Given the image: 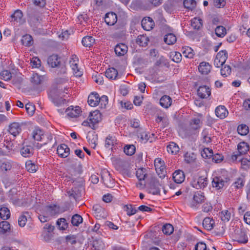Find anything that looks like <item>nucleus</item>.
Listing matches in <instances>:
<instances>
[{"mask_svg": "<svg viewBox=\"0 0 250 250\" xmlns=\"http://www.w3.org/2000/svg\"><path fill=\"white\" fill-rule=\"evenodd\" d=\"M232 236L234 241L239 243L246 244L248 242L247 229L243 227L235 228Z\"/></svg>", "mask_w": 250, "mask_h": 250, "instance_id": "f257e3e1", "label": "nucleus"}, {"mask_svg": "<svg viewBox=\"0 0 250 250\" xmlns=\"http://www.w3.org/2000/svg\"><path fill=\"white\" fill-rule=\"evenodd\" d=\"M51 102L56 106H62L66 104L67 103V100L63 98V95H61L60 92L57 90L52 91L49 95Z\"/></svg>", "mask_w": 250, "mask_h": 250, "instance_id": "f03ea898", "label": "nucleus"}, {"mask_svg": "<svg viewBox=\"0 0 250 250\" xmlns=\"http://www.w3.org/2000/svg\"><path fill=\"white\" fill-rule=\"evenodd\" d=\"M69 209V204H65L64 206L60 207L56 205L46 206L45 208L46 214L50 216H53L56 214L62 213Z\"/></svg>", "mask_w": 250, "mask_h": 250, "instance_id": "7ed1b4c3", "label": "nucleus"}, {"mask_svg": "<svg viewBox=\"0 0 250 250\" xmlns=\"http://www.w3.org/2000/svg\"><path fill=\"white\" fill-rule=\"evenodd\" d=\"M47 63L51 67H60L61 68V73H65V67L62 65L60 61V58L57 55L50 56L47 59Z\"/></svg>", "mask_w": 250, "mask_h": 250, "instance_id": "20e7f679", "label": "nucleus"}, {"mask_svg": "<svg viewBox=\"0 0 250 250\" xmlns=\"http://www.w3.org/2000/svg\"><path fill=\"white\" fill-rule=\"evenodd\" d=\"M208 184V178L205 176L195 178L191 182V186L196 189H203L207 186Z\"/></svg>", "mask_w": 250, "mask_h": 250, "instance_id": "39448f33", "label": "nucleus"}, {"mask_svg": "<svg viewBox=\"0 0 250 250\" xmlns=\"http://www.w3.org/2000/svg\"><path fill=\"white\" fill-rule=\"evenodd\" d=\"M161 185L159 180L156 178H152L149 184V191L150 193L153 195H158L160 194V187Z\"/></svg>", "mask_w": 250, "mask_h": 250, "instance_id": "423d86ee", "label": "nucleus"}, {"mask_svg": "<svg viewBox=\"0 0 250 250\" xmlns=\"http://www.w3.org/2000/svg\"><path fill=\"white\" fill-rule=\"evenodd\" d=\"M205 200V196L201 192H196L193 197L192 200L189 203V206L192 208H196L197 205L201 204Z\"/></svg>", "mask_w": 250, "mask_h": 250, "instance_id": "0eeeda50", "label": "nucleus"}, {"mask_svg": "<svg viewBox=\"0 0 250 250\" xmlns=\"http://www.w3.org/2000/svg\"><path fill=\"white\" fill-rule=\"evenodd\" d=\"M81 186L73 187L71 189L67 191V194L70 199L77 200L81 196Z\"/></svg>", "mask_w": 250, "mask_h": 250, "instance_id": "6e6552de", "label": "nucleus"}, {"mask_svg": "<svg viewBox=\"0 0 250 250\" xmlns=\"http://www.w3.org/2000/svg\"><path fill=\"white\" fill-rule=\"evenodd\" d=\"M20 153L21 156L24 157H30L33 155L34 148L31 145H25L24 142L20 149Z\"/></svg>", "mask_w": 250, "mask_h": 250, "instance_id": "1a4fd4ad", "label": "nucleus"}, {"mask_svg": "<svg viewBox=\"0 0 250 250\" xmlns=\"http://www.w3.org/2000/svg\"><path fill=\"white\" fill-rule=\"evenodd\" d=\"M8 131L14 137L18 135L21 131V125L17 122H14L9 125Z\"/></svg>", "mask_w": 250, "mask_h": 250, "instance_id": "9d476101", "label": "nucleus"}, {"mask_svg": "<svg viewBox=\"0 0 250 250\" xmlns=\"http://www.w3.org/2000/svg\"><path fill=\"white\" fill-rule=\"evenodd\" d=\"M11 21L16 22L20 24L25 22V20L23 18V14L21 10H16L14 13L11 15Z\"/></svg>", "mask_w": 250, "mask_h": 250, "instance_id": "9b49d317", "label": "nucleus"}, {"mask_svg": "<svg viewBox=\"0 0 250 250\" xmlns=\"http://www.w3.org/2000/svg\"><path fill=\"white\" fill-rule=\"evenodd\" d=\"M58 154L62 158H66L70 154V149L65 144H61L57 149Z\"/></svg>", "mask_w": 250, "mask_h": 250, "instance_id": "f8f14e48", "label": "nucleus"}, {"mask_svg": "<svg viewBox=\"0 0 250 250\" xmlns=\"http://www.w3.org/2000/svg\"><path fill=\"white\" fill-rule=\"evenodd\" d=\"M211 90L206 85L200 86L197 90L198 95L202 99L207 98L210 95Z\"/></svg>", "mask_w": 250, "mask_h": 250, "instance_id": "ddd939ff", "label": "nucleus"}, {"mask_svg": "<svg viewBox=\"0 0 250 250\" xmlns=\"http://www.w3.org/2000/svg\"><path fill=\"white\" fill-rule=\"evenodd\" d=\"M100 102L99 95L96 92H92L88 97L87 102L91 106H97Z\"/></svg>", "mask_w": 250, "mask_h": 250, "instance_id": "4468645a", "label": "nucleus"}, {"mask_svg": "<svg viewBox=\"0 0 250 250\" xmlns=\"http://www.w3.org/2000/svg\"><path fill=\"white\" fill-rule=\"evenodd\" d=\"M104 21L107 25H113L117 21V16L112 12L107 13L105 15Z\"/></svg>", "mask_w": 250, "mask_h": 250, "instance_id": "2eb2a0df", "label": "nucleus"}, {"mask_svg": "<svg viewBox=\"0 0 250 250\" xmlns=\"http://www.w3.org/2000/svg\"><path fill=\"white\" fill-rule=\"evenodd\" d=\"M141 24L143 28L146 31L151 30L154 26V22L150 17L144 18L142 21Z\"/></svg>", "mask_w": 250, "mask_h": 250, "instance_id": "dca6fc26", "label": "nucleus"}, {"mask_svg": "<svg viewBox=\"0 0 250 250\" xmlns=\"http://www.w3.org/2000/svg\"><path fill=\"white\" fill-rule=\"evenodd\" d=\"M153 134H150L149 133L146 131H143L138 133V137L142 143H146L147 141L152 142L153 141L152 137L154 136Z\"/></svg>", "mask_w": 250, "mask_h": 250, "instance_id": "f3484780", "label": "nucleus"}, {"mask_svg": "<svg viewBox=\"0 0 250 250\" xmlns=\"http://www.w3.org/2000/svg\"><path fill=\"white\" fill-rule=\"evenodd\" d=\"M89 121L91 122L92 126L98 123L101 120V114L99 110H95L90 113L88 117Z\"/></svg>", "mask_w": 250, "mask_h": 250, "instance_id": "a211bd4d", "label": "nucleus"}, {"mask_svg": "<svg viewBox=\"0 0 250 250\" xmlns=\"http://www.w3.org/2000/svg\"><path fill=\"white\" fill-rule=\"evenodd\" d=\"M67 115L71 118H76L79 116L81 112V109L79 106H76L75 108L71 106L65 110Z\"/></svg>", "mask_w": 250, "mask_h": 250, "instance_id": "6ab92c4d", "label": "nucleus"}, {"mask_svg": "<svg viewBox=\"0 0 250 250\" xmlns=\"http://www.w3.org/2000/svg\"><path fill=\"white\" fill-rule=\"evenodd\" d=\"M227 182V181L223 180L221 177H215L213 178L212 186L217 189H219L222 188Z\"/></svg>", "mask_w": 250, "mask_h": 250, "instance_id": "aec40b11", "label": "nucleus"}, {"mask_svg": "<svg viewBox=\"0 0 250 250\" xmlns=\"http://www.w3.org/2000/svg\"><path fill=\"white\" fill-rule=\"evenodd\" d=\"M127 46L124 43L117 44L115 47V52L118 56H124L127 51Z\"/></svg>", "mask_w": 250, "mask_h": 250, "instance_id": "412c9836", "label": "nucleus"}, {"mask_svg": "<svg viewBox=\"0 0 250 250\" xmlns=\"http://www.w3.org/2000/svg\"><path fill=\"white\" fill-rule=\"evenodd\" d=\"M173 179L177 184L182 183L185 180V174L184 172L181 170H176L173 173Z\"/></svg>", "mask_w": 250, "mask_h": 250, "instance_id": "4be33fe9", "label": "nucleus"}, {"mask_svg": "<svg viewBox=\"0 0 250 250\" xmlns=\"http://www.w3.org/2000/svg\"><path fill=\"white\" fill-rule=\"evenodd\" d=\"M216 115L220 119H224L228 115V111L223 105H219L215 109Z\"/></svg>", "mask_w": 250, "mask_h": 250, "instance_id": "5701e85b", "label": "nucleus"}, {"mask_svg": "<svg viewBox=\"0 0 250 250\" xmlns=\"http://www.w3.org/2000/svg\"><path fill=\"white\" fill-rule=\"evenodd\" d=\"M44 136L43 130L38 127H35L32 132L33 139L37 141H41Z\"/></svg>", "mask_w": 250, "mask_h": 250, "instance_id": "b1692460", "label": "nucleus"}, {"mask_svg": "<svg viewBox=\"0 0 250 250\" xmlns=\"http://www.w3.org/2000/svg\"><path fill=\"white\" fill-rule=\"evenodd\" d=\"M211 65L207 62H202L198 66L199 72L203 75H207L210 71Z\"/></svg>", "mask_w": 250, "mask_h": 250, "instance_id": "393cba45", "label": "nucleus"}, {"mask_svg": "<svg viewBox=\"0 0 250 250\" xmlns=\"http://www.w3.org/2000/svg\"><path fill=\"white\" fill-rule=\"evenodd\" d=\"M172 103L171 97L168 95L163 96L160 100V104L164 108H167Z\"/></svg>", "mask_w": 250, "mask_h": 250, "instance_id": "a878e982", "label": "nucleus"}, {"mask_svg": "<svg viewBox=\"0 0 250 250\" xmlns=\"http://www.w3.org/2000/svg\"><path fill=\"white\" fill-rule=\"evenodd\" d=\"M87 141L91 146L95 148L96 146L97 142L98 141L97 135L95 132L89 133L86 137Z\"/></svg>", "mask_w": 250, "mask_h": 250, "instance_id": "bb28decb", "label": "nucleus"}, {"mask_svg": "<svg viewBox=\"0 0 250 250\" xmlns=\"http://www.w3.org/2000/svg\"><path fill=\"white\" fill-rule=\"evenodd\" d=\"M177 41L175 35L171 33H167L164 38V42L168 45L174 44Z\"/></svg>", "mask_w": 250, "mask_h": 250, "instance_id": "cd10ccee", "label": "nucleus"}, {"mask_svg": "<svg viewBox=\"0 0 250 250\" xmlns=\"http://www.w3.org/2000/svg\"><path fill=\"white\" fill-rule=\"evenodd\" d=\"M238 152L240 154H245L249 150V145L245 142H242L237 146Z\"/></svg>", "mask_w": 250, "mask_h": 250, "instance_id": "c85d7f7f", "label": "nucleus"}, {"mask_svg": "<svg viewBox=\"0 0 250 250\" xmlns=\"http://www.w3.org/2000/svg\"><path fill=\"white\" fill-rule=\"evenodd\" d=\"M136 42L140 46L146 47L147 45L149 39L146 35H140L137 37Z\"/></svg>", "mask_w": 250, "mask_h": 250, "instance_id": "c756f323", "label": "nucleus"}, {"mask_svg": "<svg viewBox=\"0 0 250 250\" xmlns=\"http://www.w3.org/2000/svg\"><path fill=\"white\" fill-rule=\"evenodd\" d=\"M31 82L34 85L40 84L43 81V76L38 73H33L31 77Z\"/></svg>", "mask_w": 250, "mask_h": 250, "instance_id": "7c9ffc66", "label": "nucleus"}, {"mask_svg": "<svg viewBox=\"0 0 250 250\" xmlns=\"http://www.w3.org/2000/svg\"><path fill=\"white\" fill-rule=\"evenodd\" d=\"M105 75L109 79L115 80L118 77V73L116 69L111 67L106 70Z\"/></svg>", "mask_w": 250, "mask_h": 250, "instance_id": "2f4dec72", "label": "nucleus"}, {"mask_svg": "<svg viewBox=\"0 0 250 250\" xmlns=\"http://www.w3.org/2000/svg\"><path fill=\"white\" fill-rule=\"evenodd\" d=\"M179 146L174 142H170L167 146V152L172 154H176L179 151Z\"/></svg>", "mask_w": 250, "mask_h": 250, "instance_id": "473e14b6", "label": "nucleus"}, {"mask_svg": "<svg viewBox=\"0 0 250 250\" xmlns=\"http://www.w3.org/2000/svg\"><path fill=\"white\" fill-rule=\"evenodd\" d=\"M214 224V220L209 217H206L203 221V226L207 230H211L213 229Z\"/></svg>", "mask_w": 250, "mask_h": 250, "instance_id": "72a5a7b5", "label": "nucleus"}, {"mask_svg": "<svg viewBox=\"0 0 250 250\" xmlns=\"http://www.w3.org/2000/svg\"><path fill=\"white\" fill-rule=\"evenodd\" d=\"M241 162V167L244 170H248L250 167V156H248L247 158H240L238 160Z\"/></svg>", "mask_w": 250, "mask_h": 250, "instance_id": "f704fd0d", "label": "nucleus"}, {"mask_svg": "<svg viewBox=\"0 0 250 250\" xmlns=\"http://www.w3.org/2000/svg\"><path fill=\"white\" fill-rule=\"evenodd\" d=\"M156 171L161 178H164L166 175V170L165 169V165H159L157 164V166H155Z\"/></svg>", "mask_w": 250, "mask_h": 250, "instance_id": "c9c22d12", "label": "nucleus"}, {"mask_svg": "<svg viewBox=\"0 0 250 250\" xmlns=\"http://www.w3.org/2000/svg\"><path fill=\"white\" fill-rule=\"evenodd\" d=\"M95 42V39L92 36H85L82 41L83 45L85 47H90Z\"/></svg>", "mask_w": 250, "mask_h": 250, "instance_id": "e433bc0d", "label": "nucleus"}, {"mask_svg": "<svg viewBox=\"0 0 250 250\" xmlns=\"http://www.w3.org/2000/svg\"><path fill=\"white\" fill-rule=\"evenodd\" d=\"M116 139L115 137L108 135L105 140V147L109 148L116 144Z\"/></svg>", "mask_w": 250, "mask_h": 250, "instance_id": "4c0bfd02", "label": "nucleus"}, {"mask_svg": "<svg viewBox=\"0 0 250 250\" xmlns=\"http://www.w3.org/2000/svg\"><path fill=\"white\" fill-rule=\"evenodd\" d=\"M146 175V169L144 168H139L136 172V175L139 181H144Z\"/></svg>", "mask_w": 250, "mask_h": 250, "instance_id": "58836bf2", "label": "nucleus"}, {"mask_svg": "<svg viewBox=\"0 0 250 250\" xmlns=\"http://www.w3.org/2000/svg\"><path fill=\"white\" fill-rule=\"evenodd\" d=\"M202 20L197 18H194L191 20V26L193 29L199 30L202 26Z\"/></svg>", "mask_w": 250, "mask_h": 250, "instance_id": "ea45409f", "label": "nucleus"}, {"mask_svg": "<svg viewBox=\"0 0 250 250\" xmlns=\"http://www.w3.org/2000/svg\"><path fill=\"white\" fill-rule=\"evenodd\" d=\"M219 216L222 221L225 222H228L230 219L231 213L228 210H224L219 213Z\"/></svg>", "mask_w": 250, "mask_h": 250, "instance_id": "a19ab883", "label": "nucleus"}, {"mask_svg": "<svg viewBox=\"0 0 250 250\" xmlns=\"http://www.w3.org/2000/svg\"><path fill=\"white\" fill-rule=\"evenodd\" d=\"M21 42L22 44L26 46H29L33 43L32 37L28 34L22 36Z\"/></svg>", "mask_w": 250, "mask_h": 250, "instance_id": "79ce46f5", "label": "nucleus"}, {"mask_svg": "<svg viewBox=\"0 0 250 250\" xmlns=\"http://www.w3.org/2000/svg\"><path fill=\"white\" fill-rule=\"evenodd\" d=\"M185 160L187 163H191L196 159V154L191 152H188L184 155Z\"/></svg>", "mask_w": 250, "mask_h": 250, "instance_id": "37998d69", "label": "nucleus"}, {"mask_svg": "<svg viewBox=\"0 0 250 250\" xmlns=\"http://www.w3.org/2000/svg\"><path fill=\"white\" fill-rule=\"evenodd\" d=\"M10 216V210L7 208L2 207L0 209V217L3 220L8 219Z\"/></svg>", "mask_w": 250, "mask_h": 250, "instance_id": "c03bdc74", "label": "nucleus"}, {"mask_svg": "<svg viewBox=\"0 0 250 250\" xmlns=\"http://www.w3.org/2000/svg\"><path fill=\"white\" fill-rule=\"evenodd\" d=\"M83 219L81 216L76 214L72 216L71 218V223L74 226L78 227L83 222Z\"/></svg>", "mask_w": 250, "mask_h": 250, "instance_id": "a18cd8bd", "label": "nucleus"}, {"mask_svg": "<svg viewBox=\"0 0 250 250\" xmlns=\"http://www.w3.org/2000/svg\"><path fill=\"white\" fill-rule=\"evenodd\" d=\"M10 230V225L7 221L0 222V232L5 233Z\"/></svg>", "mask_w": 250, "mask_h": 250, "instance_id": "49530a36", "label": "nucleus"}, {"mask_svg": "<svg viewBox=\"0 0 250 250\" xmlns=\"http://www.w3.org/2000/svg\"><path fill=\"white\" fill-rule=\"evenodd\" d=\"M135 146L133 145H127L124 147V152L128 156H131L135 153Z\"/></svg>", "mask_w": 250, "mask_h": 250, "instance_id": "de8ad7c7", "label": "nucleus"}, {"mask_svg": "<svg viewBox=\"0 0 250 250\" xmlns=\"http://www.w3.org/2000/svg\"><path fill=\"white\" fill-rule=\"evenodd\" d=\"M124 209L126 212L128 216L134 215L137 211V209L133 207L131 205H125L124 207Z\"/></svg>", "mask_w": 250, "mask_h": 250, "instance_id": "09e8293b", "label": "nucleus"}, {"mask_svg": "<svg viewBox=\"0 0 250 250\" xmlns=\"http://www.w3.org/2000/svg\"><path fill=\"white\" fill-rule=\"evenodd\" d=\"M56 224L59 229L62 230H65L68 227V224L66 222V220L64 218L59 219L57 220Z\"/></svg>", "mask_w": 250, "mask_h": 250, "instance_id": "8fccbe9b", "label": "nucleus"}, {"mask_svg": "<svg viewBox=\"0 0 250 250\" xmlns=\"http://www.w3.org/2000/svg\"><path fill=\"white\" fill-rule=\"evenodd\" d=\"M174 230L173 226L170 224H166L162 228L163 232L166 235H170Z\"/></svg>", "mask_w": 250, "mask_h": 250, "instance_id": "3c124183", "label": "nucleus"}, {"mask_svg": "<svg viewBox=\"0 0 250 250\" xmlns=\"http://www.w3.org/2000/svg\"><path fill=\"white\" fill-rule=\"evenodd\" d=\"M216 57L225 63L228 58V52L226 50H221L217 54Z\"/></svg>", "mask_w": 250, "mask_h": 250, "instance_id": "603ef678", "label": "nucleus"}, {"mask_svg": "<svg viewBox=\"0 0 250 250\" xmlns=\"http://www.w3.org/2000/svg\"><path fill=\"white\" fill-rule=\"evenodd\" d=\"M183 4L185 8L192 10L195 7L196 3L195 0H184Z\"/></svg>", "mask_w": 250, "mask_h": 250, "instance_id": "864d4df0", "label": "nucleus"}, {"mask_svg": "<svg viewBox=\"0 0 250 250\" xmlns=\"http://www.w3.org/2000/svg\"><path fill=\"white\" fill-rule=\"evenodd\" d=\"M183 54L187 58H192L194 56L193 49L189 47L183 48Z\"/></svg>", "mask_w": 250, "mask_h": 250, "instance_id": "5fc2aeb1", "label": "nucleus"}, {"mask_svg": "<svg viewBox=\"0 0 250 250\" xmlns=\"http://www.w3.org/2000/svg\"><path fill=\"white\" fill-rule=\"evenodd\" d=\"M215 34L219 37H223L226 34V29L223 26H218L215 29Z\"/></svg>", "mask_w": 250, "mask_h": 250, "instance_id": "6e6d98bb", "label": "nucleus"}, {"mask_svg": "<svg viewBox=\"0 0 250 250\" xmlns=\"http://www.w3.org/2000/svg\"><path fill=\"white\" fill-rule=\"evenodd\" d=\"M237 131L241 135H246L249 132V127L245 125H239L237 127Z\"/></svg>", "mask_w": 250, "mask_h": 250, "instance_id": "4d7b16f0", "label": "nucleus"}, {"mask_svg": "<svg viewBox=\"0 0 250 250\" xmlns=\"http://www.w3.org/2000/svg\"><path fill=\"white\" fill-rule=\"evenodd\" d=\"M26 214L28 215V213L24 212L18 219L19 225L21 227H23L26 225L27 220Z\"/></svg>", "mask_w": 250, "mask_h": 250, "instance_id": "13d9d810", "label": "nucleus"}, {"mask_svg": "<svg viewBox=\"0 0 250 250\" xmlns=\"http://www.w3.org/2000/svg\"><path fill=\"white\" fill-rule=\"evenodd\" d=\"M213 151L209 148H205L201 152V155L204 158H210L213 156Z\"/></svg>", "mask_w": 250, "mask_h": 250, "instance_id": "bf43d9fd", "label": "nucleus"}, {"mask_svg": "<svg viewBox=\"0 0 250 250\" xmlns=\"http://www.w3.org/2000/svg\"><path fill=\"white\" fill-rule=\"evenodd\" d=\"M74 62L75 61H74L73 63H71V67L73 70L74 75L76 77H81L83 75L82 72L79 70L77 63H74Z\"/></svg>", "mask_w": 250, "mask_h": 250, "instance_id": "052dcab7", "label": "nucleus"}, {"mask_svg": "<svg viewBox=\"0 0 250 250\" xmlns=\"http://www.w3.org/2000/svg\"><path fill=\"white\" fill-rule=\"evenodd\" d=\"M231 72V68L229 65H225L224 67L221 69V74L224 77H226L229 75Z\"/></svg>", "mask_w": 250, "mask_h": 250, "instance_id": "680f3d73", "label": "nucleus"}, {"mask_svg": "<svg viewBox=\"0 0 250 250\" xmlns=\"http://www.w3.org/2000/svg\"><path fill=\"white\" fill-rule=\"evenodd\" d=\"M1 78L4 81H9L12 77V74L11 72L6 70H4L0 72V74Z\"/></svg>", "mask_w": 250, "mask_h": 250, "instance_id": "e2e57ef3", "label": "nucleus"}, {"mask_svg": "<svg viewBox=\"0 0 250 250\" xmlns=\"http://www.w3.org/2000/svg\"><path fill=\"white\" fill-rule=\"evenodd\" d=\"M26 168L30 172H35L37 170V166L32 163L31 161L26 163Z\"/></svg>", "mask_w": 250, "mask_h": 250, "instance_id": "0e129e2a", "label": "nucleus"}, {"mask_svg": "<svg viewBox=\"0 0 250 250\" xmlns=\"http://www.w3.org/2000/svg\"><path fill=\"white\" fill-rule=\"evenodd\" d=\"M244 185V182L242 178H237L236 181L233 183V186L237 189L242 188Z\"/></svg>", "mask_w": 250, "mask_h": 250, "instance_id": "69168bd1", "label": "nucleus"}, {"mask_svg": "<svg viewBox=\"0 0 250 250\" xmlns=\"http://www.w3.org/2000/svg\"><path fill=\"white\" fill-rule=\"evenodd\" d=\"M173 2L171 0L167 1L164 5V9L168 12L171 13L173 8Z\"/></svg>", "mask_w": 250, "mask_h": 250, "instance_id": "338daca9", "label": "nucleus"}, {"mask_svg": "<svg viewBox=\"0 0 250 250\" xmlns=\"http://www.w3.org/2000/svg\"><path fill=\"white\" fill-rule=\"evenodd\" d=\"M201 123L200 119L198 118H195L193 119H192L190 124L191 125H195L193 126V128L195 129H197L199 128H200V124Z\"/></svg>", "mask_w": 250, "mask_h": 250, "instance_id": "774afa93", "label": "nucleus"}]
</instances>
